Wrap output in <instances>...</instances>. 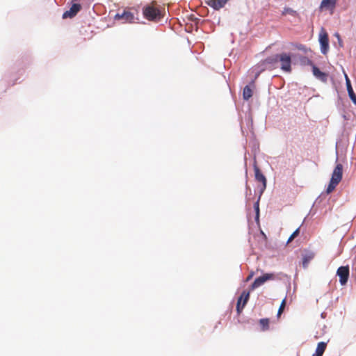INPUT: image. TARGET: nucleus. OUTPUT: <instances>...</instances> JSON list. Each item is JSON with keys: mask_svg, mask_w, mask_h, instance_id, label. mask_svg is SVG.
I'll return each mask as SVG.
<instances>
[{"mask_svg": "<svg viewBox=\"0 0 356 356\" xmlns=\"http://www.w3.org/2000/svg\"><path fill=\"white\" fill-rule=\"evenodd\" d=\"M343 177V165L341 163L337 164L335 166L329 185L326 189V193H331L340 183Z\"/></svg>", "mask_w": 356, "mask_h": 356, "instance_id": "nucleus-1", "label": "nucleus"}, {"mask_svg": "<svg viewBox=\"0 0 356 356\" xmlns=\"http://www.w3.org/2000/svg\"><path fill=\"white\" fill-rule=\"evenodd\" d=\"M279 60L281 63V69L286 72L291 71V56L285 53L277 54L275 58H268L264 60V63L272 64Z\"/></svg>", "mask_w": 356, "mask_h": 356, "instance_id": "nucleus-2", "label": "nucleus"}, {"mask_svg": "<svg viewBox=\"0 0 356 356\" xmlns=\"http://www.w3.org/2000/svg\"><path fill=\"white\" fill-rule=\"evenodd\" d=\"M143 15L148 20H156L161 18L160 10L152 6H148L143 9Z\"/></svg>", "mask_w": 356, "mask_h": 356, "instance_id": "nucleus-3", "label": "nucleus"}, {"mask_svg": "<svg viewBox=\"0 0 356 356\" xmlns=\"http://www.w3.org/2000/svg\"><path fill=\"white\" fill-rule=\"evenodd\" d=\"M254 171V177L257 181L261 183V193L264 192V191L266 188V178L263 175V173L261 172L260 169L257 166L256 162L254 163L253 165Z\"/></svg>", "mask_w": 356, "mask_h": 356, "instance_id": "nucleus-4", "label": "nucleus"}, {"mask_svg": "<svg viewBox=\"0 0 356 356\" xmlns=\"http://www.w3.org/2000/svg\"><path fill=\"white\" fill-rule=\"evenodd\" d=\"M275 277V275L273 273L264 274L263 275L255 279V280L252 284V289L259 288L261 286H262L266 282L274 280Z\"/></svg>", "mask_w": 356, "mask_h": 356, "instance_id": "nucleus-5", "label": "nucleus"}, {"mask_svg": "<svg viewBox=\"0 0 356 356\" xmlns=\"http://www.w3.org/2000/svg\"><path fill=\"white\" fill-rule=\"evenodd\" d=\"M250 294L249 292H246L245 291H243V292L241 293V295L239 296L237 300L236 304V311L238 314H240L246 305L248 300H249Z\"/></svg>", "mask_w": 356, "mask_h": 356, "instance_id": "nucleus-6", "label": "nucleus"}, {"mask_svg": "<svg viewBox=\"0 0 356 356\" xmlns=\"http://www.w3.org/2000/svg\"><path fill=\"white\" fill-rule=\"evenodd\" d=\"M319 42L321 44V51L322 54H326L329 49V39L328 35L325 31L321 32L319 35Z\"/></svg>", "mask_w": 356, "mask_h": 356, "instance_id": "nucleus-7", "label": "nucleus"}, {"mask_svg": "<svg viewBox=\"0 0 356 356\" xmlns=\"http://www.w3.org/2000/svg\"><path fill=\"white\" fill-rule=\"evenodd\" d=\"M337 275L339 277V282L341 284H346L349 277V267L348 266H340L337 269Z\"/></svg>", "mask_w": 356, "mask_h": 356, "instance_id": "nucleus-8", "label": "nucleus"}, {"mask_svg": "<svg viewBox=\"0 0 356 356\" xmlns=\"http://www.w3.org/2000/svg\"><path fill=\"white\" fill-rule=\"evenodd\" d=\"M81 6L78 3H73L69 10L64 12L63 18H72L81 10Z\"/></svg>", "mask_w": 356, "mask_h": 356, "instance_id": "nucleus-9", "label": "nucleus"}, {"mask_svg": "<svg viewBox=\"0 0 356 356\" xmlns=\"http://www.w3.org/2000/svg\"><path fill=\"white\" fill-rule=\"evenodd\" d=\"M115 19H122L124 22H132L134 19V16L132 13L124 10L122 14H116Z\"/></svg>", "mask_w": 356, "mask_h": 356, "instance_id": "nucleus-10", "label": "nucleus"}, {"mask_svg": "<svg viewBox=\"0 0 356 356\" xmlns=\"http://www.w3.org/2000/svg\"><path fill=\"white\" fill-rule=\"evenodd\" d=\"M228 0H206V3L215 10L222 8Z\"/></svg>", "mask_w": 356, "mask_h": 356, "instance_id": "nucleus-11", "label": "nucleus"}, {"mask_svg": "<svg viewBox=\"0 0 356 356\" xmlns=\"http://www.w3.org/2000/svg\"><path fill=\"white\" fill-rule=\"evenodd\" d=\"M345 79H346V83L348 95H349L350 99L354 103V104L356 105V95L355 94V92L353 91L350 81L346 74H345Z\"/></svg>", "mask_w": 356, "mask_h": 356, "instance_id": "nucleus-12", "label": "nucleus"}, {"mask_svg": "<svg viewBox=\"0 0 356 356\" xmlns=\"http://www.w3.org/2000/svg\"><path fill=\"white\" fill-rule=\"evenodd\" d=\"M337 0H322L320 6L321 9H330L333 10L336 6Z\"/></svg>", "mask_w": 356, "mask_h": 356, "instance_id": "nucleus-13", "label": "nucleus"}, {"mask_svg": "<svg viewBox=\"0 0 356 356\" xmlns=\"http://www.w3.org/2000/svg\"><path fill=\"white\" fill-rule=\"evenodd\" d=\"M252 86H245L243 88V97L245 100H248L250 98L252 97L253 95V88L254 87V83H252Z\"/></svg>", "mask_w": 356, "mask_h": 356, "instance_id": "nucleus-14", "label": "nucleus"}, {"mask_svg": "<svg viewBox=\"0 0 356 356\" xmlns=\"http://www.w3.org/2000/svg\"><path fill=\"white\" fill-rule=\"evenodd\" d=\"M327 347V343L325 342H319L317 345L316 352L313 354L312 356H323L325 349Z\"/></svg>", "mask_w": 356, "mask_h": 356, "instance_id": "nucleus-15", "label": "nucleus"}, {"mask_svg": "<svg viewBox=\"0 0 356 356\" xmlns=\"http://www.w3.org/2000/svg\"><path fill=\"white\" fill-rule=\"evenodd\" d=\"M312 72H313V74L314 75L320 79H322L323 80L324 79H325L326 77V75L325 73L322 72L315 65H312Z\"/></svg>", "mask_w": 356, "mask_h": 356, "instance_id": "nucleus-16", "label": "nucleus"}, {"mask_svg": "<svg viewBox=\"0 0 356 356\" xmlns=\"http://www.w3.org/2000/svg\"><path fill=\"white\" fill-rule=\"evenodd\" d=\"M314 257V253L309 252L304 255L302 259V264L304 267H307L309 261Z\"/></svg>", "mask_w": 356, "mask_h": 356, "instance_id": "nucleus-17", "label": "nucleus"}, {"mask_svg": "<svg viewBox=\"0 0 356 356\" xmlns=\"http://www.w3.org/2000/svg\"><path fill=\"white\" fill-rule=\"evenodd\" d=\"M259 323L262 327L263 330H266L269 327V320L268 318H261L259 321Z\"/></svg>", "mask_w": 356, "mask_h": 356, "instance_id": "nucleus-18", "label": "nucleus"}, {"mask_svg": "<svg viewBox=\"0 0 356 356\" xmlns=\"http://www.w3.org/2000/svg\"><path fill=\"white\" fill-rule=\"evenodd\" d=\"M300 233V227H298V229H296L293 232V234L290 236V237L289 238L288 241H287V243H289L290 242H291L296 236H298Z\"/></svg>", "mask_w": 356, "mask_h": 356, "instance_id": "nucleus-19", "label": "nucleus"}, {"mask_svg": "<svg viewBox=\"0 0 356 356\" xmlns=\"http://www.w3.org/2000/svg\"><path fill=\"white\" fill-rule=\"evenodd\" d=\"M285 305H286V298H284L281 302V305H280V308L277 312L278 316H280L282 314V313L283 312Z\"/></svg>", "mask_w": 356, "mask_h": 356, "instance_id": "nucleus-20", "label": "nucleus"}, {"mask_svg": "<svg viewBox=\"0 0 356 356\" xmlns=\"http://www.w3.org/2000/svg\"><path fill=\"white\" fill-rule=\"evenodd\" d=\"M294 47L300 51H302L303 52H307V47L302 44H293Z\"/></svg>", "mask_w": 356, "mask_h": 356, "instance_id": "nucleus-21", "label": "nucleus"}, {"mask_svg": "<svg viewBox=\"0 0 356 356\" xmlns=\"http://www.w3.org/2000/svg\"><path fill=\"white\" fill-rule=\"evenodd\" d=\"M259 200H258L255 203H254V210H255V212H256V219H258L259 218Z\"/></svg>", "mask_w": 356, "mask_h": 356, "instance_id": "nucleus-22", "label": "nucleus"}]
</instances>
